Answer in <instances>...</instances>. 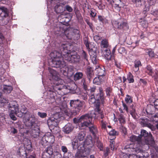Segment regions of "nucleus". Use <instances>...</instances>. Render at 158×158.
Segmentation results:
<instances>
[{"label":"nucleus","mask_w":158,"mask_h":158,"mask_svg":"<svg viewBox=\"0 0 158 158\" xmlns=\"http://www.w3.org/2000/svg\"><path fill=\"white\" fill-rule=\"evenodd\" d=\"M50 73L49 76L52 78L51 80L53 83L52 88L48 87L47 91L48 94L46 101H48L49 104L52 103L54 102H57V101L61 100V96L64 94L62 93L64 89H68L70 92L72 89L70 88V86L64 85L63 83L64 81L60 79L58 76V73L57 72L51 68H49Z\"/></svg>","instance_id":"nucleus-1"},{"label":"nucleus","mask_w":158,"mask_h":158,"mask_svg":"<svg viewBox=\"0 0 158 158\" xmlns=\"http://www.w3.org/2000/svg\"><path fill=\"white\" fill-rule=\"evenodd\" d=\"M70 47V44H64L61 47V52L55 50L50 53V56L52 60L50 64L52 67H63L65 66L63 57L69 52L66 48H69Z\"/></svg>","instance_id":"nucleus-2"},{"label":"nucleus","mask_w":158,"mask_h":158,"mask_svg":"<svg viewBox=\"0 0 158 158\" xmlns=\"http://www.w3.org/2000/svg\"><path fill=\"white\" fill-rule=\"evenodd\" d=\"M96 114L94 113L86 114L81 116L78 119L77 122H80L83 121L79 124V127L81 129H84L86 127H89V131L93 137L95 138L97 137V134L98 133L97 128L95 125L92 123V119L93 118H95Z\"/></svg>","instance_id":"nucleus-3"},{"label":"nucleus","mask_w":158,"mask_h":158,"mask_svg":"<svg viewBox=\"0 0 158 158\" xmlns=\"http://www.w3.org/2000/svg\"><path fill=\"white\" fill-rule=\"evenodd\" d=\"M70 47L69 48H66L69 52L63 57V60L64 61H67L70 63H77L80 62L81 61V57L77 52H72L70 50Z\"/></svg>","instance_id":"nucleus-4"},{"label":"nucleus","mask_w":158,"mask_h":158,"mask_svg":"<svg viewBox=\"0 0 158 158\" xmlns=\"http://www.w3.org/2000/svg\"><path fill=\"white\" fill-rule=\"evenodd\" d=\"M70 105L73 109V114L76 115L82 109L83 105V102L79 99L72 100L70 102Z\"/></svg>","instance_id":"nucleus-5"},{"label":"nucleus","mask_w":158,"mask_h":158,"mask_svg":"<svg viewBox=\"0 0 158 158\" xmlns=\"http://www.w3.org/2000/svg\"><path fill=\"white\" fill-rule=\"evenodd\" d=\"M142 145L139 144L130 143L127 144L124 147V149L127 150V151L132 154L141 153L143 152Z\"/></svg>","instance_id":"nucleus-6"},{"label":"nucleus","mask_w":158,"mask_h":158,"mask_svg":"<svg viewBox=\"0 0 158 158\" xmlns=\"http://www.w3.org/2000/svg\"><path fill=\"white\" fill-rule=\"evenodd\" d=\"M25 125L28 128L31 129L32 134H34L36 135H39L38 128L37 127H35L36 124L35 118L31 117L27 119L25 123Z\"/></svg>","instance_id":"nucleus-7"},{"label":"nucleus","mask_w":158,"mask_h":158,"mask_svg":"<svg viewBox=\"0 0 158 158\" xmlns=\"http://www.w3.org/2000/svg\"><path fill=\"white\" fill-rule=\"evenodd\" d=\"M145 72L152 77L156 85L158 86V67L153 71L152 67L150 65H148L145 69Z\"/></svg>","instance_id":"nucleus-8"},{"label":"nucleus","mask_w":158,"mask_h":158,"mask_svg":"<svg viewBox=\"0 0 158 158\" xmlns=\"http://www.w3.org/2000/svg\"><path fill=\"white\" fill-rule=\"evenodd\" d=\"M9 109L10 110V116L11 118L13 120H16V118L15 114L17 115L19 112L18 104L15 102H12L9 104Z\"/></svg>","instance_id":"nucleus-9"},{"label":"nucleus","mask_w":158,"mask_h":158,"mask_svg":"<svg viewBox=\"0 0 158 158\" xmlns=\"http://www.w3.org/2000/svg\"><path fill=\"white\" fill-rule=\"evenodd\" d=\"M55 141L54 136L51 133H48L42 138L40 143L43 146L45 147L48 144H53Z\"/></svg>","instance_id":"nucleus-10"},{"label":"nucleus","mask_w":158,"mask_h":158,"mask_svg":"<svg viewBox=\"0 0 158 158\" xmlns=\"http://www.w3.org/2000/svg\"><path fill=\"white\" fill-rule=\"evenodd\" d=\"M65 35L68 39L78 40L80 38V31L77 29H73L72 32L69 31L65 32Z\"/></svg>","instance_id":"nucleus-11"},{"label":"nucleus","mask_w":158,"mask_h":158,"mask_svg":"<svg viewBox=\"0 0 158 158\" xmlns=\"http://www.w3.org/2000/svg\"><path fill=\"white\" fill-rule=\"evenodd\" d=\"M139 136L141 137V141L143 142V145L149 144V141L152 135L149 134L146 130L143 129L141 130L140 135Z\"/></svg>","instance_id":"nucleus-12"},{"label":"nucleus","mask_w":158,"mask_h":158,"mask_svg":"<svg viewBox=\"0 0 158 158\" xmlns=\"http://www.w3.org/2000/svg\"><path fill=\"white\" fill-rule=\"evenodd\" d=\"M113 25L114 28L122 30H126L128 29L127 23L123 21L118 22L115 21L113 22Z\"/></svg>","instance_id":"nucleus-13"},{"label":"nucleus","mask_w":158,"mask_h":158,"mask_svg":"<svg viewBox=\"0 0 158 158\" xmlns=\"http://www.w3.org/2000/svg\"><path fill=\"white\" fill-rule=\"evenodd\" d=\"M87 93L88 95L89 96L88 100L89 103L90 104H94V108H95L96 105H97L98 103L99 104V106H100L101 100L96 98V96L95 97L94 94H88V92H87Z\"/></svg>","instance_id":"nucleus-14"},{"label":"nucleus","mask_w":158,"mask_h":158,"mask_svg":"<svg viewBox=\"0 0 158 158\" xmlns=\"http://www.w3.org/2000/svg\"><path fill=\"white\" fill-rule=\"evenodd\" d=\"M85 73L88 79L90 81L94 76L93 68L88 66L86 69Z\"/></svg>","instance_id":"nucleus-15"},{"label":"nucleus","mask_w":158,"mask_h":158,"mask_svg":"<svg viewBox=\"0 0 158 158\" xmlns=\"http://www.w3.org/2000/svg\"><path fill=\"white\" fill-rule=\"evenodd\" d=\"M8 16V9L4 7H0V20L2 21Z\"/></svg>","instance_id":"nucleus-16"},{"label":"nucleus","mask_w":158,"mask_h":158,"mask_svg":"<svg viewBox=\"0 0 158 158\" xmlns=\"http://www.w3.org/2000/svg\"><path fill=\"white\" fill-rule=\"evenodd\" d=\"M100 106H99V104L98 103L97 105H96V108H94V110L95 112L98 113V117L99 120H100V118L102 120L104 119L105 120L106 118L105 117L103 111L101 110Z\"/></svg>","instance_id":"nucleus-17"},{"label":"nucleus","mask_w":158,"mask_h":158,"mask_svg":"<svg viewBox=\"0 0 158 158\" xmlns=\"http://www.w3.org/2000/svg\"><path fill=\"white\" fill-rule=\"evenodd\" d=\"M99 93L96 95V98L100 100L102 104H103L105 102V98L104 97V93L103 89L102 87L99 88Z\"/></svg>","instance_id":"nucleus-18"},{"label":"nucleus","mask_w":158,"mask_h":158,"mask_svg":"<svg viewBox=\"0 0 158 158\" xmlns=\"http://www.w3.org/2000/svg\"><path fill=\"white\" fill-rule=\"evenodd\" d=\"M130 140L132 142H137V144H139V145H142L143 147V142L141 141V137L139 136H137L135 135H132L130 137Z\"/></svg>","instance_id":"nucleus-19"},{"label":"nucleus","mask_w":158,"mask_h":158,"mask_svg":"<svg viewBox=\"0 0 158 158\" xmlns=\"http://www.w3.org/2000/svg\"><path fill=\"white\" fill-rule=\"evenodd\" d=\"M24 147L25 149V150L27 152L29 153V151H32V146L30 140L26 139L24 140L23 141Z\"/></svg>","instance_id":"nucleus-20"},{"label":"nucleus","mask_w":158,"mask_h":158,"mask_svg":"<svg viewBox=\"0 0 158 158\" xmlns=\"http://www.w3.org/2000/svg\"><path fill=\"white\" fill-rule=\"evenodd\" d=\"M88 55L84 50L82 51L81 54V58L82 60L84 62V65H88L89 64L88 60Z\"/></svg>","instance_id":"nucleus-21"},{"label":"nucleus","mask_w":158,"mask_h":158,"mask_svg":"<svg viewBox=\"0 0 158 158\" xmlns=\"http://www.w3.org/2000/svg\"><path fill=\"white\" fill-rule=\"evenodd\" d=\"M18 154L22 158H24L28 154L27 152L25 149L22 147L19 148L17 151Z\"/></svg>","instance_id":"nucleus-22"},{"label":"nucleus","mask_w":158,"mask_h":158,"mask_svg":"<svg viewBox=\"0 0 158 158\" xmlns=\"http://www.w3.org/2000/svg\"><path fill=\"white\" fill-rule=\"evenodd\" d=\"M73 125L69 123L64 127V131L65 133L69 134L73 131Z\"/></svg>","instance_id":"nucleus-23"},{"label":"nucleus","mask_w":158,"mask_h":158,"mask_svg":"<svg viewBox=\"0 0 158 158\" xmlns=\"http://www.w3.org/2000/svg\"><path fill=\"white\" fill-rule=\"evenodd\" d=\"M47 123L49 125L56 127L58 125L57 120L54 117L50 118L47 120Z\"/></svg>","instance_id":"nucleus-24"},{"label":"nucleus","mask_w":158,"mask_h":158,"mask_svg":"<svg viewBox=\"0 0 158 158\" xmlns=\"http://www.w3.org/2000/svg\"><path fill=\"white\" fill-rule=\"evenodd\" d=\"M64 27H65V26H64L61 23H60L59 24H57L56 27H55L54 28L55 31H59L63 32V31L65 35V32L67 31H65V29L64 28Z\"/></svg>","instance_id":"nucleus-25"},{"label":"nucleus","mask_w":158,"mask_h":158,"mask_svg":"<svg viewBox=\"0 0 158 158\" xmlns=\"http://www.w3.org/2000/svg\"><path fill=\"white\" fill-rule=\"evenodd\" d=\"M98 75L99 76H104L106 73L105 71V69L104 66H101L99 67L96 68V69Z\"/></svg>","instance_id":"nucleus-26"},{"label":"nucleus","mask_w":158,"mask_h":158,"mask_svg":"<svg viewBox=\"0 0 158 158\" xmlns=\"http://www.w3.org/2000/svg\"><path fill=\"white\" fill-rule=\"evenodd\" d=\"M65 66L63 67H56V68H59L60 69V71L61 73L65 76H68V68H67V66L66 65V63L64 61Z\"/></svg>","instance_id":"nucleus-27"},{"label":"nucleus","mask_w":158,"mask_h":158,"mask_svg":"<svg viewBox=\"0 0 158 158\" xmlns=\"http://www.w3.org/2000/svg\"><path fill=\"white\" fill-rule=\"evenodd\" d=\"M81 84L82 85L83 88L85 91L86 92L87 91H89V86L87 82H86L84 79H83L81 80Z\"/></svg>","instance_id":"nucleus-28"},{"label":"nucleus","mask_w":158,"mask_h":158,"mask_svg":"<svg viewBox=\"0 0 158 158\" xmlns=\"http://www.w3.org/2000/svg\"><path fill=\"white\" fill-rule=\"evenodd\" d=\"M109 45L108 40L106 39H103L100 43L101 47L102 48H107Z\"/></svg>","instance_id":"nucleus-29"},{"label":"nucleus","mask_w":158,"mask_h":158,"mask_svg":"<svg viewBox=\"0 0 158 158\" xmlns=\"http://www.w3.org/2000/svg\"><path fill=\"white\" fill-rule=\"evenodd\" d=\"M105 58L108 60H111V59H113V58L112 57L110 50L109 49H106L105 51Z\"/></svg>","instance_id":"nucleus-30"},{"label":"nucleus","mask_w":158,"mask_h":158,"mask_svg":"<svg viewBox=\"0 0 158 158\" xmlns=\"http://www.w3.org/2000/svg\"><path fill=\"white\" fill-rule=\"evenodd\" d=\"M13 88L11 86L4 85L3 91L5 93H10L12 91Z\"/></svg>","instance_id":"nucleus-31"},{"label":"nucleus","mask_w":158,"mask_h":158,"mask_svg":"<svg viewBox=\"0 0 158 158\" xmlns=\"http://www.w3.org/2000/svg\"><path fill=\"white\" fill-rule=\"evenodd\" d=\"M105 91L106 96L109 98L110 96L113 94L112 88L110 87H107L106 88Z\"/></svg>","instance_id":"nucleus-32"},{"label":"nucleus","mask_w":158,"mask_h":158,"mask_svg":"<svg viewBox=\"0 0 158 158\" xmlns=\"http://www.w3.org/2000/svg\"><path fill=\"white\" fill-rule=\"evenodd\" d=\"M52 146L50 145L46 148L44 151V152L48 153L49 155H52L53 154V149L52 147Z\"/></svg>","instance_id":"nucleus-33"},{"label":"nucleus","mask_w":158,"mask_h":158,"mask_svg":"<svg viewBox=\"0 0 158 158\" xmlns=\"http://www.w3.org/2000/svg\"><path fill=\"white\" fill-rule=\"evenodd\" d=\"M141 64L140 61L139 60H136L134 61V71L135 72L138 71L139 70V67L141 66Z\"/></svg>","instance_id":"nucleus-34"},{"label":"nucleus","mask_w":158,"mask_h":158,"mask_svg":"<svg viewBox=\"0 0 158 158\" xmlns=\"http://www.w3.org/2000/svg\"><path fill=\"white\" fill-rule=\"evenodd\" d=\"M85 134L84 131H81L78 133L77 135V139L80 141H83L84 138Z\"/></svg>","instance_id":"nucleus-35"},{"label":"nucleus","mask_w":158,"mask_h":158,"mask_svg":"<svg viewBox=\"0 0 158 158\" xmlns=\"http://www.w3.org/2000/svg\"><path fill=\"white\" fill-rule=\"evenodd\" d=\"M145 52L147 53L151 58H153L155 57V54L154 52L151 48L146 49L145 50Z\"/></svg>","instance_id":"nucleus-36"},{"label":"nucleus","mask_w":158,"mask_h":158,"mask_svg":"<svg viewBox=\"0 0 158 158\" xmlns=\"http://www.w3.org/2000/svg\"><path fill=\"white\" fill-rule=\"evenodd\" d=\"M127 79L129 83H133L134 81L133 76L131 72H129L127 74Z\"/></svg>","instance_id":"nucleus-37"},{"label":"nucleus","mask_w":158,"mask_h":158,"mask_svg":"<svg viewBox=\"0 0 158 158\" xmlns=\"http://www.w3.org/2000/svg\"><path fill=\"white\" fill-rule=\"evenodd\" d=\"M132 1L137 7L141 6L144 2L143 0H132Z\"/></svg>","instance_id":"nucleus-38"},{"label":"nucleus","mask_w":158,"mask_h":158,"mask_svg":"<svg viewBox=\"0 0 158 158\" xmlns=\"http://www.w3.org/2000/svg\"><path fill=\"white\" fill-rule=\"evenodd\" d=\"M140 24L144 28L147 27L148 26L147 21L144 18H141L139 20Z\"/></svg>","instance_id":"nucleus-39"},{"label":"nucleus","mask_w":158,"mask_h":158,"mask_svg":"<svg viewBox=\"0 0 158 158\" xmlns=\"http://www.w3.org/2000/svg\"><path fill=\"white\" fill-rule=\"evenodd\" d=\"M83 76V74L81 72L76 73L74 76V79L75 81L81 79Z\"/></svg>","instance_id":"nucleus-40"},{"label":"nucleus","mask_w":158,"mask_h":158,"mask_svg":"<svg viewBox=\"0 0 158 158\" xmlns=\"http://www.w3.org/2000/svg\"><path fill=\"white\" fill-rule=\"evenodd\" d=\"M84 143L89 145L93 143L92 138L91 136L88 137L84 141Z\"/></svg>","instance_id":"nucleus-41"},{"label":"nucleus","mask_w":158,"mask_h":158,"mask_svg":"<svg viewBox=\"0 0 158 158\" xmlns=\"http://www.w3.org/2000/svg\"><path fill=\"white\" fill-rule=\"evenodd\" d=\"M102 81V79L100 77H97L94 79L93 82L94 84L99 85Z\"/></svg>","instance_id":"nucleus-42"},{"label":"nucleus","mask_w":158,"mask_h":158,"mask_svg":"<svg viewBox=\"0 0 158 158\" xmlns=\"http://www.w3.org/2000/svg\"><path fill=\"white\" fill-rule=\"evenodd\" d=\"M75 158H88L86 156H82L80 151L78 150L75 155Z\"/></svg>","instance_id":"nucleus-43"},{"label":"nucleus","mask_w":158,"mask_h":158,"mask_svg":"<svg viewBox=\"0 0 158 158\" xmlns=\"http://www.w3.org/2000/svg\"><path fill=\"white\" fill-rule=\"evenodd\" d=\"M118 119L121 124H124L125 123V118L123 114H120L119 115Z\"/></svg>","instance_id":"nucleus-44"},{"label":"nucleus","mask_w":158,"mask_h":158,"mask_svg":"<svg viewBox=\"0 0 158 158\" xmlns=\"http://www.w3.org/2000/svg\"><path fill=\"white\" fill-rule=\"evenodd\" d=\"M96 145L100 151H103V145L102 143L99 140L97 141Z\"/></svg>","instance_id":"nucleus-45"},{"label":"nucleus","mask_w":158,"mask_h":158,"mask_svg":"<svg viewBox=\"0 0 158 158\" xmlns=\"http://www.w3.org/2000/svg\"><path fill=\"white\" fill-rule=\"evenodd\" d=\"M61 150L62 152L64 153V157L66 158H69V156H65V155L68 152V150L67 148L65 146H62L61 147Z\"/></svg>","instance_id":"nucleus-46"},{"label":"nucleus","mask_w":158,"mask_h":158,"mask_svg":"<svg viewBox=\"0 0 158 158\" xmlns=\"http://www.w3.org/2000/svg\"><path fill=\"white\" fill-rule=\"evenodd\" d=\"M98 20L103 23L106 24L108 23V20L104 16L101 15L98 16Z\"/></svg>","instance_id":"nucleus-47"},{"label":"nucleus","mask_w":158,"mask_h":158,"mask_svg":"<svg viewBox=\"0 0 158 158\" xmlns=\"http://www.w3.org/2000/svg\"><path fill=\"white\" fill-rule=\"evenodd\" d=\"M125 101L127 104L132 103L133 102L132 98L130 96L127 95L125 99Z\"/></svg>","instance_id":"nucleus-48"},{"label":"nucleus","mask_w":158,"mask_h":158,"mask_svg":"<svg viewBox=\"0 0 158 158\" xmlns=\"http://www.w3.org/2000/svg\"><path fill=\"white\" fill-rule=\"evenodd\" d=\"M112 6L113 8L117 10L118 11L120 10V7L119 6V5L118 2H115L113 1V2L111 3Z\"/></svg>","instance_id":"nucleus-49"},{"label":"nucleus","mask_w":158,"mask_h":158,"mask_svg":"<svg viewBox=\"0 0 158 158\" xmlns=\"http://www.w3.org/2000/svg\"><path fill=\"white\" fill-rule=\"evenodd\" d=\"M103 156L105 158H106L110 153V148L108 147H106V149L103 150Z\"/></svg>","instance_id":"nucleus-50"},{"label":"nucleus","mask_w":158,"mask_h":158,"mask_svg":"<svg viewBox=\"0 0 158 158\" xmlns=\"http://www.w3.org/2000/svg\"><path fill=\"white\" fill-rule=\"evenodd\" d=\"M86 93L85 92H81L80 94L79 97L82 99L84 100H86L88 98V94H86Z\"/></svg>","instance_id":"nucleus-51"},{"label":"nucleus","mask_w":158,"mask_h":158,"mask_svg":"<svg viewBox=\"0 0 158 158\" xmlns=\"http://www.w3.org/2000/svg\"><path fill=\"white\" fill-rule=\"evenodd\" d=\"M107 123H106V121L104 120V119H103V120H101V126L102 129L107 130L106 126Z\"/></svg>","instance_id":"nucleus-52"},{"label":"nucleus","mask_w":158,"mask_h":158,"mask_svg":"<svg viewBox=\"0 0 158 158\" xmlns=\"http://www.w3.org/2000/svg\"><path fill=\"white\" fill-rule=\"evenodd\" d=\"M114 65L117 68L120 69L121 68V62L114 58Z\"/></svg>","instance_id":"nucleus-53"},{"label":"nucleus","mask_w":158,"mask_h":158,"mask_svg":"<svg viewBox=\"0 0 158 158\" xmlns=\"http://www.w3.org/2000/svg\"><path fill=\"white\" fill-rule=\"evenodd\" d=\"M118 132L116 131L114 129L112 130L109 133V135L114 136L118 135Z\"/></svg>","instance_id":"nucleus-54"},{"label":"nucleus","mask_w":158,"mask_h":158,"mask_svg":"<svg viewBox=\"0 0 158 158\" xmlns=\"http://www.w3.org/2000/svg\"><path fill=\"white\" fill-rule=\"evenodd\" d=\"M89 91H87V92H86L87 93V92H88V94H94V93L96 90V87L93 86L92 87H89Z\"/></svg>","instance_id":"nucleus-55"},{"label":"nucleus","mask_w":158,"mask_h":158,"mask_svg":"<svg viewBox=\"0 0 158 158\" xmlns=\"http://www.w3.org/2000/svg\"><path fill=\"white\" fill-rule=\"evenodd\" d=\"M38 115L42 118H44L47 116V114L45 112H38L37 114Z\"/></svg>","instance_id":"nucleus-56"},{"label":"nucleus","mask_w":158,"mask_h":158,"mask_svg":"<svg viewBox=\"0 0 158 158\" xmlns=\"http://www.w3.org/2000/svg\"><path fill=\"white\" fill-rule=\"evenodd\" d=\"M139 82L140 84H143V85H146L147 84L146 79L140 78Z\"/></svg>","instance_id":"nucleus-57"},{"label":"nucleus","mask_w":158,"mask_h":158,"mask_svg":"<svg viewBox=\"0 0 158 158\" xmlns=\"http://www.w3.org/2000/svg\"><path fill=\"white\" fill-rule=\"evenodd\" d=\"M96 11L94 9L91 10V12L90 13L91 16L94 18L96 16Z\"/></svg>","instance_id":"nucleus-58"},{"label":"nucleus","mask_w":158,"mask_h":158,"mask_svg":"<svg viewBox=\"0 0 158 158\" xmlns=\"http://www.w3.org/2000/svg\"><path fill=\"white\" fill-rule=\"evenodd\" d=\"M122 103L123 106V110H125L128 113L129 112V111L127 105L123 101H122Z\"/></svg>","instance_id":"nucleus-59"},{"label":"nucleus","mask_w":158,"mask_h":158,"mask_svg":"<svg viewBox=\"0 0 158 158\" xmlns=\"http://www.w3.org/2000/svg\"><path fill=\"white\" fill-rule=\"evenodd\" d=\"M114 141L112 140L110 142V148L111 150L113 151L114 149Z\"/></svg>","instance_id":"nucleus-60"},{"label":"nucleus","mask_w":158,"mask_h":158,"mask_svg":"<svg viewBox=\"0 0 158 158\" xmlns=\"http://www.w3.org/2000/svg\"><path fill=\"white\" fill-rule=\"evenodd\" d=\"M153 121L154 123H158V114H156L153 117Z\"/></svg>","instance_id":"nucleus-61"},{"label":"nucleus","mask_w":158,"mask_h":158,"mask_svg":"<svg viewBox=\"0 0 158 158\" xmlns=\"http://www.w3.org/2000/svg\"><path fill=\"white\" fill-rule=\"evenodd\" d=\"M77 17L78 20L80 23H82L83 22V18L81 16V14L77 15Z\"/></svg>","instance_id":"nucleus-62"},{"label":"nucleus","mask_w":158,"mask_h":158,"mask_svg":"<svg viewBox=\"0 0 158 158\" xmlns=\"http://www.w3.org/2000/svg\"><path fill=\"white\" fill-rule=\"evenodd\" d=\"M72 145L73 149H76L78 146L77 142H76V141H73L72 142Z\"/></svg>","instance_id":"nucleus-63"},{"label":"nucleus","mask_w":158,"mask_h":158,"mask_svg":"<svg viewBox=\"0 0 158 158\" xmlns=\"http://www.w3.org/2000/svg\"><path fill=\"white\" fill-rule=\"evenodd\" d=\"M154 105L155 108L158 110V99L155 100L154 102Z\"/></svg>","instance_id":"nucleus-64"}]
</instances>
